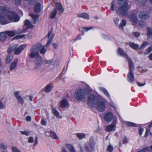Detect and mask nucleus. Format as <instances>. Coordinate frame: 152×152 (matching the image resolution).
<instances>
[{
	"label": "nucleus",
	"mask_w": 152,
	"mask_h": 152,
	"mask_svg": "<svg viewBox=\"0 0 152 152\" xmlns=\"http://www.w3.org/2000/svg\"><path fill=\"white\" fill-rule=\"evenodd\" d=\"M129 44L130 46L134 49H137L139 46L138 45L135 44L134 42H129Z\"/></svg>",
	"instance_id": "obj_32"
},
{
	"label": "nucleus",
	"mask_w": 152,
	"mask_h": 152,
	"mask_svg": "<svg viewBox=\"0 0 152 152\" xmlns=\"http://www.w3.org/2000/svg\"><path fill=\"white\" fill-rule=\"evenodd\" d=\"M78 17L79 18H82L85 19H88L89 16L88 14L86 13H83L78 14Z\"/></svg>",
	"instance_id": "obj_27"
},
{
	"label": "nucleus",
	"mask_w": 152,
	"mask_h": 152,
	"mask_svg": "<svg viewBox=\"0 0 152 152\" xmlns=\"http://www.w3.org/2000/svg\"><path fill=\"white\" fill-rule=\"evenodd\" d=\"M45 63L46 64H50L53 63V59L50 60H45Z\"/></svg>",
	"instance_id": "obj_45"
},
{
	"label": "nucleus",
	"mask_w": 152,
	"mask_h": 152,
	"mask_svg": "<svg viewBox=\"0 0 152 152\" xmlns=\"http://www.w3.org/2000/svg\"><path fill=\"white\" fill-rule=\"evenodd\" d=\"M126 21L125 20H122L121 23L120 24L119 26V28L123 30V27L126 26Z\"/></svg>",
	"instance_id": "obj_36"
},
{
	"label": "nucleus",
	"mask_w": 152,
	"mask_h": 152,
	"mask_svg": "<svg viewBox=\"0 0 152 152\" xmlns=\"http://www.w3.org/2000/svg\"><path fill=\"white\" fill-rule=\"evenodd\" d=\"M94 146L95 143L94 140H91L84 145H80V152H83V148L87 152H92L94 149Z\"/></svg>",
	"instance_id": "obj_4"
},
{
	"label": "nucleus",
	"mask_w": 152,
	"mask_h": 152,
	"mask_svg": "<svg viewBox=\"0 0 152 152\" xmlns=\"http://www.w3.org/2000/svg\"><path fill=\"white\" fill-rule=\"evenodd\" d=\"M52 88V87L51 86L48 85L46 86L45 91L47 92H50L51 91Z\"/></svg>",
	"instance_id": "obj_43"
},
{
	"label": "nucleus",
	"mask_w": 152,
	"mask_h": 152,
	"mask_svg": "<svg viewBox=\"0 0 152 152\" xmlns=\"http://www.w3.org/2000/svg\"><path fill=\"white\" fill-rule=\"evenodd\" d=\"M114 7H115V2L113 1L111 3V5L110 7V10L113 11L114 10Z\"/></svg>",
	"instance_id": "obj_52"
},
{
	"label": "nucleus",
	"mask_w": 152,
	"mask_h": 152,
	"mask_svg": "<svg viewBox=\"0 0 152 152\" xmlns=\"http://www.w3.org/2000/svg\"><path fill=\"white\" fill-rule=\"evenodd\" d=\"M61 152H67L65 148L62 147V150Z\"/></svg>",
	"instance_id": "obj_64"
},
{
	"label": "nucleus",
	"mask_w": 152,
	"mask_h": 152,
	"mask_svg": "<svg viewBox=\"0 0 152 152\" xmlns=\"http://www.w3.org/2000/svg\"><path fill=\"white\" fill-rule=\"evenodd\" d=\"M19 92H16L15 93V95L16 98L19 103L23 105L24 103V100L23 98L19 95Z\"/></svg>",
	"instance_id": "obj_19"
},
{
	"label": "nucleus",
	"mask_w": 152,
	"mask_h": 152,
	"mask_svg": "<svg viewBox=\"0 0 152 152\" xmlns=\"http://www.w3.org/2000/svg\"><path fill=\"white\" fill-rule=\"evenodd\" d=\"M36 45L38 51H39L41 54H44L47 51L45 46L40 43Z\"/></svg>",
	"instance_id": "obj_12"
},
{
	"label": "nucleus",
	"mask_w": 152,
	"mask_h": 152,
	"mask_svg": "<svg viewBox=\"0 0 152 152\" xmlns=\"http://www.w3.org/2000/svg\"><path fill=\"white\" fill-rule=\"evenodd\" d=\"M30 50V53L28 55L30 58H36L41 56L39 54L36 45L31 46Z\"/></svg>",
	"instance_id": "obj_6"
},
{
	"label": "nucleus",
	"mask_w": 152,
	"mask_h": 152,
	"mask_svg": "<svg viewBox=\"0 0 152 152\" xmlns=\"http://www.w3.org/2000/svg\"><path fill=\"white\" fill-rule=\"evenodd\" d=\"M7 36L8 35L10 37H12L15 36L16 34L15 31H5Z\"/></svg>",
	"instance_id": "obj_30"
},
{
	"label": "nucleus",
	"mask_w": 152,
	"mask_h": 152,
	"mask_svg": "<svg viewBox=\"0 0 152 152\" xmlns=\"http://www.w3.org/2000/svg\"><path fill=\"white\" fill-rule=\"evenodd\" d=\"M59 61L58 59L56 58L53 59V64L54 66H57L59 65Z\"/></svg>",
	"instance_id": "obj_40"
},
{
	"label": "nucleus",
	"mask_w": 152,
	"mask_h": 152,
	"mask_svg": "<svg viewBox=\"0 0 152 152\" xmlns=\"http://www.w3.org/2000/svg\"><path fill=\"white\" fill-rule=\"evenodd\" d=\"M152 51V47H149L147 51L144 53L146 55L150 53Z\"/></svg>",
	"instance_id": "obj_50"
},
{
	"label": "nucleus",
	"mask_w": 152,
	"mask_h": 152,
	"mask_svg": "<svg viewBox=\"0 0 152 152\" xmlns=\"http://www.w3.org/2000/svg\"><path fill=\"white\" fill-rule=\"evenodd\" d=\"M53 45L54 49H56L58 47V45L56 43H53Z\"/></svg>",
	"instance_id": "obj_62"
},
{
	"label": "nucleus",
	"mask_w": 152,
	"mask_h": 152,
	"mask_svg": "<svg viewBox=\"0 0 152 152\" xmlns=\"http://www.w3.org/2000/svg\"><path fill=\"white\" fill-rule=\"evenodd\" d=\"M149 43L147 42H143L142 45L140 47V49L142 50L145 47L148 45Z\"/></svg>",
	"instance_id": "obj_41"
},
{
	"label": "nucleus",
	"mask_w": 152,
	"mask_h": 152,
	"mask_svg": "<svg viewBox=\"0 0 152 152\" xmlns=\"http://www.w3.org/2000/svg\"><path fill=\"white\" fill-rule=\"evenodd\" d=\"M30 16L32 18L34 21L33 23L34 24H36L39 19V16L37 15H35L34 14H30Z\"/></svg>",
	"instance_id": "obj_22"
},
{
	"label": "nucleus",
	"mask_w": 152,
	"mask_h": 152,
	"mask_svg": "<svg viewBox=\"0 0 152 152\" xmlns=\"http://www.w3.org/2000/svg\"><path fill=\"white\" fill-rule=\"evenodd\" d=\"M13 58L12 55H8L6 58V62L7 63H10V62L12 60Z\"/></svg>",
	"instance_id": "obj_37"
},
{
	"label": "nucleus",
	"mask_w": 152,
	"mask_h": 152,
	"mask_svg": "<svg viewBox=\"0 0 152 152\" xmlns=\"http://www.w3.org/2000/svg\"><path fill=\"white\" fill-rule=\"evenodd\" d=\"M20 132L22 134H24L26 136H28L30 132L28 131H21Z\"/></svg>",
	"instance_id": "obj_48"
},
{
	"label": "nucleus",
	"mask_w": 152,
	"mask_h": 152,
	"mask_svg": "<svg viewBox=\"0 0 152 152\" xmlns=\"http://www.w3.org/2000/svg\"><path fill=\"white\" fill-rule=\"evenodd\" d=\"M55 5L56 6L57 8L59 11L61 12H63L64 11V9L61 4L58 2H56V3Z\"/></svg>",
	"instance_id": "obj_29"
},
{
	"label": "nucleus",
	"mask_w": 152,
	"mask_h": 152,
	"mask_svg": "<svg viewBox=\"0 0 152 152\" xmlns=\"http://www.w3.org/2000/svg\"><path fill=\"white\" fill-rule=\"evenodd\" d=\"M115 118L113 113L110 112H109L105 113L104 115V118L105 121L107 122H110L113 119Z\"/></svg>",
	"instance_id": "obj_9"
},
{
	"label": "nucleus",
	"mask_w": 152,
	"mask_h": 152,
	"mask_svg": "<svg viewBox=\"0 0 152 152\" xmlns=\"http://www.w3.org/2000/svg\"><path fill=\"white\" fill-rule=\"evenodd\" d=\"M150 133L151 135H152V134L150 132V130L149 129H147L146 130L145 133V137H146L148 136L149 133Z\"/></svg>",
	"instance_id": "obj_47"
},
{
	"label": "nucleus",
	"mask_w": 152,
	"mask_h": 152,
	"mask_svg": "<svg viewBox=\"0 0 152 152\" xmlns=\"http://www.w3.org/2000/svg\"><path fill=\"white\" fill-rule=\"evenodd\" d=\"M147 35L148 37H152V27L148 28Z\"/></svg>",
	"instance_id": "obj_35"
},
{
	"label": "nucleus",
	"mask_w": 152,
	"mask_h": 152,
	"mask_svg": "<svg viewBox=\"0 0 152 152\" xmlns=\"http://www.w3.org/2000/svg\"><path fill=\"white\" fill-rule=\"evenodd\" d=\"M139 17L141 19L145 20L148 18L149 17L148 14L147 12H142L139 13Z\"/></svg>",
	"instance_id": "obj_16"
},
{
	"label": "nucleus",
	"mask_w": 152,
	"mask_h": 152,
	"mask_svg": "<svg viewBox=\"0 0 152 152\" xmlns=\"http://www.w3.org/2000/svg\"><path fill=\"white\" fill-rule=\"evenodd\" d=\"M57 14V10L56 9H54L51 12L50 14V18L51 19L54 18Z\"/></svg>",
	"instance_id": "obj_26"
},
{
	"label": "nucleus",
	"mask_w": 152,
	"mask_h": 152,
	"mask_svg": "<svg viewBox=\"0 0 152 152\" xmlns=\"http://www.w3.org/2000/svg\"><path fill=\"white\" fill-rule=\"evenodd\" d=\"M50 136L56 140L58 139V137L55 132L52 131H50Z\"/></svg>",
	"instance_id": "obj_33"
},
{
	"label": "nucleus",
	"mask_w": 152,
	"mask_h": 152,
	"mask_svg": "<svg viewBox=\"0 0 152 152\" xmlns=\"http://www.w3.org/2000/svg\"><path fill=\"white\" fill-rule=\"evenodd\" d=\"M6 99L5 98H3L0 102V109H3L5 108Z\"/></svg>",
	"instance_id": "obj_20"
},
{
	"label": "nucleus",
	"mask_w": 152,
	"mask_h": 152,
	"mask_svg": "<svg viewBox=\"0 0 152 152\" xmlns=\"http://www.w3.org/2000/svg\"><path fill=\"white\" fill-rule=\"evenodd\" d=\"M118 53L121 56H123L126 59H128V57L127 55L124 52V51L120 48H119L118 50Z\"/></svg>",
	"instance_id": "obj_24"
},
{
	"label": "nucleus",
	"mask_w": 152,
	"mask_h": 152,
	"mask_svg": "<svg viewBox=\"0 0 152 152\" xmlns=\"http://www.w3.org/2000/svg\"><path fill=\"white\" fill-rule=\"evenodd\" d=\"M41 123L43 126H45L46 125V121L43 118H42L41 120Z\"/></svg>",
	"instance_id": "obj_54"
},
{
	"label": "nucleus",
	"mask_w": 152,
	"mask_h": 152,
	"mask_svg": "<svg viewBox=\"0 0 152 152\" xmlns=\"http://www.w3.org/2000/svg\"><path fill=\"white\" fill-rule=\"evenodd\" d=\"M41 5L39 3L37 4L34 7L35 11L36 13L39 12L40 11Z\"/></svg>",
	"instance_id": "obj_31"
},
{
	"label": "nucleus",
	"mask_w": 152,
	"mask_h": 152,
	"mask_svg": "<svg viewBox=\"0 0 152 152\" xmlns=\"http://www.w3.org/2000/svg\"><path fill=\"white\" fill-rule=\"evenodd\" d=\"M77 137L80 139L84 138L86 136V134L83 133H79L77 134Z\"/></svg>",
	"instance_id": "obj_42"
},
{
	"label": "nucleus",
	"mask_w": 152,
	"mask_h": 152,
	"mask_svg": "<svg viewBox=\"0 0 152 152\" xmlns=\"http://www.w3.org/2000/svg\"><path fill=\"white\" fill-rule=\"evenodd\" d=\"M26 45L23 44L21 45L18 48H14V54L18 55L20 54L24 49L26 48Z\"/></svg>",
	"instance_id": "obj_10"
},
{
	"label": "nucleus",
	"mask_w": 152,
	"mask_h": 152,
	"mask_svg": "<svg viewBox=\"0 0 152 152\" xmlns=\"http://www.w3.org/2000/svg\"><path fill=\"white\" fill-rule=\"evenodd\" d=\"M43 62L44 61L41 56L35 58V60L34 61V69L35 70L39 69L41 66L43 64Z\"/></svg>",
	"instance_id": "obj_7"
},
{
	"label": "nucleus",
	"mask_w": 152,
	"mask_h": 152,
	"mask_svg": "<svg viewBox=\"0 0 152 152\" xmlns=\"http://www.w3.org/2000/svg\"><path fill=\"white\" fill-rule=\"evenodd\" d=\"M18 62V59H16L11 64L9 67L10 69V71L14 70L16 68Z\"/></svg>",
	"instance_id": "obj_17"
},
{
	"label": "nucleus",
	"mask_w": 152,
	"mask_h": 152,
	"mask_svg": "<svg viewBox=\"0 0 152 152\" xmlns=\"http://www.w3.org/2000/svg\"><path fill=\"white\" fill-rule=\"evenodd\" d=\"M137 83L138 85L140 87L143 86L145 85V83H142L138 82H137Z\"/></svg>",
	"instance_id": "obj_58"
},
{
	"label": "nucleus",
	"mask_w": 152,
	"mask_h": 152,
	"mask_svg": "<svg viewBox=\"0 0 152 152\" xmlns=\"http://www.w3.org/2000/svg\"><path fill=\"white\" fill-rule=\"evenodd\" d=\"M38 138L37 137H36L35 139V142L34 144V145H36L38 144Z\"/></svg>",
	"instance_id": "obj_60"
},
{
	"label": "nucleus",
	"mask_w": 152,
	"mask_h": 152,
	"mask_svg": "<svg viewBox=\"0 0 152 152\" xmlns=\"http://www.w3.org/2000/svg\"><path fill=\"white\" fill-rule=\"evenodd\" d=\"M117 121V118H115L113 120L111 124L107 126L106 128V130L108 132L115 131L116 128V124Z\"/></svg>",
	"instance_id": "obj_8"
},
{
	"label": "nucleus",
	"mask_w": 152,
	"mask_h": 152,
	"mask_svg": "<svg viewBox=\"0 0 152 152\" xmlns=\"http://www.w3.org/2000/svg\"><path fill=\"white\" fill-rule=\"evenodd\" d=\"M88 104L91 108H94L96 107L97 110L103 112L105 110V104L104 100L101 98L99 97L91 94L88 97Z\"/></svg>",
	"instance_id": "obj_2"
},
{
	"label": "nucleus",
	"mask_w": 152,
	"mask_h": 152,
	"mask_svg": "<svg viewBox=\"0 0 152 152\" xmlns=\"http://www.w3.org/2000/svg\"><path fill=\"white\" fill-rule=\"evenodd\" d=\"M92 28V27H84L83 28V29L84 31H87L91 29Z\"/></svg>",
	"instance_id": "obj_56"
},
{
	"label": "nucleus",
	"mask_w": 152,
	"mask_h": 152,
	"mask_svg": "<svg viewBox=\"0 0 152 152\" xmlns=\"http://www.w3.org/2000/svg\"><path fill=\"white\" fill-rule=\"evenodd\" d=\"M127 80L129 83H133L134 81V78L133 72H129L127 75Z\"/></svg>",
	"instance_id": "obj_13"
},
{
	"label": "nucleus",
	"mask_w": 152,
	"mask_h": 152,
	"mask_svg": "<svg viewBox=\"0 0 152 152\" xmlns=\"http://www.w3.org/2000/svg\"><path fill=\"white\" fill-rule=\"evenodd\" d=\"M133 34L136 37H138L140 35L139 33L137 32H134L133 33Z\"/></svg>",
	"instance_id": "obj_57"
},
{
	"label": "nucleus",
	"mask_w": 152,
	"mask_h": 152,
	"mask_svg": "<svg viewBox=\"0 0 152 152\" xmlns=\"http://www.w3.org/2000/svg\"><path fill=\"white\" fill-rule=\"evenodd\" d=\"M7 18L12 22H17L20 20L19 16L14 12L7 11L4 7H0V23L2 25L9 23L10 22Z\"/></svg>",
	"instance_id": "obj_1"
},
{
	"label": "nucleus",
	"mask_w": 152,
	"mask_h": 152,
	"mask_svg": "<svg viewBox=\"0 0 152 152\" xmlns=\"http://www.w3.org/2000/svg\"><path fill=\"white\" fill-rule=\"evenodd\" d=\"M144 131V129L142 128H140L139 129V133L140 135H141Z\"/></svg>",
	"instance_id": "obj_55"
},
{
	"label": "nucleus",
	"mask_w": 152,
	"mask_h": 152,
	"mask_svg": "<svg viewBox=\"0 0 152 152\" xmlns=\"http://www.w3.org/2000/svg\"><path fill=\"white\" fill-rule=\"evenodd\" d=\"M53 112L54 115L57 117L58 118L59 116V113L55 109L53 108Z\"/></svg>",
	"instance_id": "obj_39"
},
{
	"label": "nucleus",
	"mask_w": 152,
	"mask_h": 152,
	"mask_svg": "<svg viewBox=\"0 0 152 152\" xmlns=\"http://www.w3.org/2000/svg\"><path fill=\"white\" fill-rule=\"evenodd\" d=\"M18 46V45L15 44L12 46L9 47L7 51L8 53H10L12 52L13 50L14 51V48H17Z\"/></svg>",
	"instance_id": "obj_34"
},
{
	"label": "nucleus",
	"mask_w": 152,
	"mask_h": 152,
	"mask_svg": "<svg viewBox=\"0 0 152 152\" xmlns=\"http://www.w3.org/2000/svg\"><path fill=\"white\" fill-rule=\"evenodd\" d=\"M7 36L5 32H1L0 33V41L3 42L7 38Z\"/></svg>",
	"instance_id": "obj_21"
},
{
	"label": "nucleus",
	"mask_w": 152,
	"mask_h": 152,
	"mask_svg": "<svg viewBox=\"0 0 152 152\" xmlns=\"http://www.w3.org/2000/svg\"><path fill=\"white\" fill-rule=\"evenodd\" d=\"M24 25L28 28H23L22 31L23 33L25 32L28 28H31L34 27V26L31 23V22L28 20H26L25 21Z\"/></svg>",
	"instance_id": "obj_11"
},
{
	"label": "nucleus",
	"mask_w": 152,
	"mask_h": 152,
	"mask_svg": "<svg viewBox=\"0 0 152 152\" xmlns=\"http://www.w3.org/2000/svg\"><path fill=\"white\" fill-rule=\"evenodd\" d=\"M66 146L69 149L70 152H74L76 151L74 147L71 144H66Z\"/></svg>",
	"instance_id": "obj_25"
},
{
	"label": "nucleus",
	"mask_w": 152,
	"mask_h": 152,
	"mask_svg": "<svg viewBox=\"0 0 152 152\" xmlns=\"http://www.w3.org/2000/svg\"><path fill=\"white\" fill-rule=\"evenodd\" d=\"M138 152H152V151L149 149L148 147Z\"/></svg>",
	"instance_id": "obj_44"
},
{
	"label": "nucleus",
	"mask_w": 152,
	"mask_h": 152,
	"mask_svg": "<svg viewBox=\"0 0 152 152\" xmlns=\"http://www.w3.org/2000/svg\"><path fill=\"white\" fill-rule=\"evenodd\" d=\"M100 90L102 92L107 96L109 97L110 96V94L104 88L100 87L99 88Z\"/></svg>",
	"instance_id": "obj_28"
},
{
	"label": "nucleus",
	"mask_w": 152,
	"mask_h": 152,
	"mask_svg": "<svg viewBox=\"0 0 152 152\" xmlns=\"http://www.w3.org/2000/svg\"><path fill=\"white\" fill-rule=\"evenodd\" d=\"M113 148L112 145H109L108 146L107 150L108 151L111 152L113 151Z\"/></svg>",
	"instance_id": "obj_51"
},
{
	"label": "nucleus",
	"mask_w": 152,
	"mask_h": 152,
	"mask_svg": "<svg viewBox=\"0 0 152 152\" xmlns=\"http://www.w3.org/2000/svg\"><path fill=\"white\" fill-rule=\"evenodd\" d=\"M60 106L62 108H66L69 107V104L66 99H64L61 101Z\"/></svg>",
	"instance_id": "obj_18"
},
{
	"label": "nucleus",
	"mask_w": 152,
	"mask_h": 152,
	"mask_svg": "<svg viewBox=\"0 0 152 152\" xmlns=\"http://www.w3.org/2000/svg\"><path fill=\"white\" fill-rule=\"evenodd\" d=\"M26 120L28 121H30L31 120V117L29 116H27L26 118Z\"/></svg>",
	"instance_id": "obj_63"
},
{
	"label": "nucleus",
	"mask_w": 152,
	"mask_h": 152,
	"mask_svg": "<svg viewBox=\"0 0 152 152\" xmlns=\"http://www.w3.org/2000/svg\"><path fill=\"white\" fill-rule=\"evenodd\" d=\"M126 1L127 0H118V5L121 6L116 10L117 13L124 16H126L127 15L130 7L128 5Z\"/></svg>",
	"instance_id": "obj_3"
},
{
	"label": "nucleus",
	"mask_w": 152,
	"mask_h": 152,
	"mask_svg": "<svg viewBox=\"0 0 152 152\" xmlns=\"http://www.w3.org/2000/svg\"><path fill=\"white\" fill-rule=\"evenodd\" d=\"M129 18L133 25H134L137 23V18L136 15L132 14L129 17Z\"/></svg>",
	"instance_id": "obj_15"
},
{
	"label": "nucleus",
	"mask_w": 152,
	"mask_h": 152,
	"mask_svg": "<svg viewBox=\"0 0 152 152\" xmlns=\"http://www.w3.org/2000/svg\"><path fill=\"white\" fill-rule=\"evenodd\" d=\"M12 152H21L17 147H13L12 148Z\"/></svg>",
	"instance_id": "obj_46"
},
{
	"label": "nucleus",
	"mask_w": 152,
	"mask_h": 152,
	"mask_svg": "<svg viewBox=\"0 0 152 152\" xmlns=\"http://www.w3.org/2000/svg\"><path fill=\"white\" fill-rule=\"evenodd\" d=\"M124 124L130 126L134 127L136 126V124L135 123L128 121H125Z\"/></svg>",
	"instance_id": "obj_38"
},
{
	"label": "nucleus",
	"mask_w": 152,
	"mask_h": 152,
	"mask_svg": "<svg viewBox=\"0 0 152 152\" xmlns=\"http://www.w3.org/2000/svg\"><path fill=\"white\" fill-rule=\"evenodd\" d=\"M86 95V91L82 89L77 90L74 94L75 98L78 101L85 100Z\"/></svg>",
	"instance_id": "obj_5"
},
{
	"label": "nucleus",
	"mask_w": 152,
	"mask_h": 152,
	"mask_svg": "<svg viewBox=\"0 0 152 152\" xmlns=\"http://www.w3.org/2000/svg\"><path fill=\"white\" fill-rule=\"evenodd\" d=\"M7 148V146L4 145V144H1L0 145V149L4 150L6 149Z\"/></svg>",
	"instance_id": "obj_49"
},
{
	"label": "nucleus",
	"mask_w": 152,
	"mask_h": 152,
	"mask_svg": "<svg viewBox=\"0 0 152 152\" xmlns=\"http://www.w3.org/2000/svg\"><path fill=\"white\" fill-rule=\"evenodd\" d=\"M126 60L128 61L129 63V72H133L134 69V65L132 61L131 60L128 58V59H127Z\"/></svg>",
	"instance_id": "obj_23"
},
{
	"label": "nucleus",
	"mask_w": 152,
	"mask_h": 152,
	"mask_svg": "<svg viewBox=\"0 0 152 152\" xmlns=\"http://www.w3.org/2000/svg\"><path fill=\"white\" fill-rule=\"evenodd\" d=\"M28 142L30 143L33 142L34 139L33 137H30L28 138Z\"/></svg>",
	"instance_id": "obj_53"
},
{
	"label": "nucleus",
	"mask_w": 152,
	"mask_h": 152,
	"mask_svg": "<svg viewBox=\"0 0 152 152\" xmlns=\"http://www.w3.org/2000/svg\"><path fill=\"white\" fill-rule=\"evenodd\" d=\"M114 21L116 24H117L118 23L119 20L117 18H116L114 19Z\"/></svg>",
	"instance_id": "obj_61"
},
{
	"label": "nucleus",
	"mask_w": 152,
	"mask_h": 152,
	"mask_svg": "<svg viewBox=\"0 0 152 152\" xmlns=\"http://www.w3.org/2000/svg\"><path fill=\"white\" fill-rule=\"evenodd\" d=\"M54 36V34L53 33H52L51 32H50L48 33V37L49 39L46 45V47L47 48L51 44Z\"/></svg>",
	"instance_id": "obj_14"
},
{
	"label": "nucleus",
	"mask_w": 152,
	"mask_h": 152,
	"mask_svg": "<svg viewBox=\"0 0 152 152\" xmlns=\"http://www.w3.org/2000/svg\"><path fill=\"white\" fill-rule=\"evenodd\" d=\"M127 143V138L126 137H124L123 140V143L126 144Z\"/></svg>",
	"instance_id": "obj_59"
}]
</instances>
